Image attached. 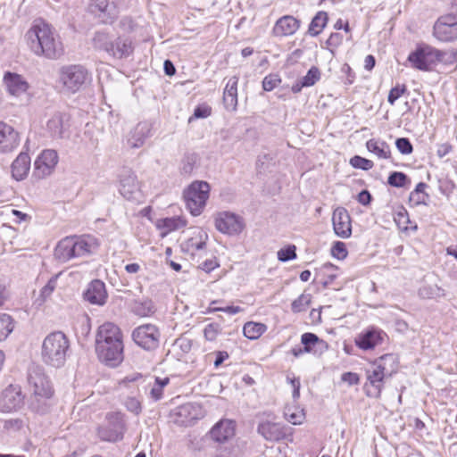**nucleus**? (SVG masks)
<instances>
[{
    "mask_svg": "<svg viewBox=\"0 0 457 457\" xmlns=\"http://www.w3.org/2000/svg\"><path fill=\"white\" fill-rule=\"evenodd\" d=\"M96 353L109 366H117L123 360L122 333L112 322H104L96 332Z\"/></svg>",
    "mask_w": 457,
    "mask_h": 457,
    "instance_id": "obj_2",
    "label": "nucleus"
},
{
    "mask_svg": "<svg viewBox=\"0 0 457 457\" xmlns=\"http://www.w3.org/2000/svg\"><path fill=\"white\" fill-rule=\"evenodd\" d=\"M30 169V157L27 153H21L12 163V175L16 180L26 178Z\"/></svg>",
    "mask_w": 457,
    "mask_h": 457,
    "instance_id": "obj_28",
    "label": "nucleus"
},
{
    "mask_svg": "<svg viewBox=\"0 0 457 457\" xmlns=\"http://www.w3.org/2000/svg\"><path fill=\"white\" fill-rule=\"evenodd\" d=\"M395 146L403 154H411L413 152V146L407 137H400L395 141Z\"/></svg>",
    "mask_w": 457,
    "mask_h": 457,
    "instance_id": "obj_48",
    "label": "nucleus"
},
{
    "mask_svg": "<svg viewBox=\"0 0 457 457\" xmlns=\"http://www.w3.org/2000/svg\"><path fill=\"white\" fill-rule=\"evenodd\" d=\"M24 396L19 386L10 385L2 393L0 410L4 412L16 411L23 404Z\"/></svg>",
    "mask_w": 457,
    "mask_h": 457,
    "instance_id": "obj_15",
    "label": "nucleus"
},
{
    "mask_svg": "<svg viewBox=\"0 0 457 457\" xmlns=\"http://www.w3.org/2000/svg\"><path fill=\"white\" fill-rule=\"evenodd\" d=\"M169 378H156L155 382L150 391V395L153 400L159 401L162 398L163 388L169 384Z\"/></svg>",
    "mask_w": 457,
    "mask_h": 457,
    "instance_id": "obj_39",
    "label": "nucleus"
},
{
    "mask_svg": "<svg viewBox=\"0 0 457 457\" xmlns=\"http://www.w3.org/2000/svg\"><path fill=\"white\" fill-rule=\"evenodd\" d=\"M383 332L376 328H370L356 338V345L363 350H370L379 345L382 341Z\"/></svg>",
    "mask_w": 457,
    "mask_h": 457,
    "instance_id": "obj_24",
    "label": "nucleus"
},
{
    "mask_svg": "<svg viewBox=\"0 0 457 457\" xmlns=\"http://www.w3.org/2000/svg\"><path fill=\"white\" fill-rule=\"evenodd\" d=\"M120 193L128 200L133 201L138 199L140 190L136 175L128 173L121 177Z\"/></svg>",
    "mask_w": 457,
    "mask_h": 457,
    "instance_id": "obj_22",
    "label": "nucleus"
},
{
    "mask_svg": "<svg viewBox=\"0 0 457 457\" xmlns=\"http://www.w3.org/2000/svg\"><path fill=\"white\" fill-rule=\"evenodd\" d=\"M164 71L166 75L172 76L176 72L175 66L173 65L172 62L170 60H166L163 64Z\"/></svg>",
    "mask_w": 457,
    "mask_h": 457,
    "instance_id": "obj_64",
    "label": "nucleus"
},
{
    "mask_svg": "<svg viewBox=\"0 0 457 457\" xmlns=\"http://www.w3.org/2000/svg\"><path fill=\"white\" fill-rule=\"evenodd\" d=\"M287 420L294 425L301 424L303 420V414L302 412H285Z\"/></svg>",
    "mask_w": 457,
    "mask_h": 457,
    "instance_id": "obj_59",
    "label": "nucleus"
},
{
    "mask_svg": "<svg viewBox=\"0 0 457 457\" xmlns=\"http://www.w3.org/2000/svg\"><path fill=\"white\" fill-rule=\"evenodd\" d=\"M187 226V220L181 217H170L161 219L157 222V228L163 230L162 237L166 236L171 231L178 230Z\"/></svg>",
    "mask_w": 457,
    "mask_h": 457,
    "instance_id": "obj_31",
    "label": "nucleus"
},
{
    "mask_svg": "<svg viewBox=\"0 0 457 457\" xmlns=\"http://www.w3.org/2000/svg\"><path fill=\"white\" fill-rule=\"evenodd\" d=\"M28 382L35 396V400L31 403L33 410L40 413L46 412L47 411L46 400L50 399L54 395L49 378L41 368L34 367L29 371Z\"/></svg>",
    "mask_w": 457,
    "mask_h": 457,
    "instance_id": "obj_6",
    "label": "nucleus"
},
{
    "mask_svg": "<svg viewBox=\"0 0 457 457\" xmlns=\"http://www.w3.org/2000/svg\"><path fill=\"white\" fill-rule=\"evenodd\" d=\"M222 328L219 323H210L204 329V336L207 341L213 342L221 333Z\"/></svg>",
    "mask_w": 457,
    "mask_h": 457,
    "instance_id": "obj_42",
    "label": "nucleus"
},
{
    "mask_svg": "<svg viewBox=\"0 0 457 457\" xmlns=\"http://www.w3.org/2000/svg\"><path fill=\"white\" fill-rule=\"evenodd\" d=\"M69 117L62 112L54 113L47 121L46 128L51 136L54 138L64 137L68 129Z\"/></svg>",
    "mask_w": 457,
    "mask_h": 457,
    "instance_id": "obj_23",
    "label": "nucleus"
},
{
    "mask_svg": "<svg viewBox=\"0 0 457 457\" xmlns=\"http://www.w3.org/2000/svg\"><path fill=\"white\" fill-rule=\"evenodd\" d=\"M91 73L83 65L69 64L62 66L58 71L57 86L64 94H75L91 81Z\"/></svg>",
    "mask_w": 457,
    "mask_h": 457,
    "instance_id": "obj_5",
    "label": "nucleus"
},
{
    "mask_svg": "<svg viewBox=\"0 0 457 457\" xmlns=\"http://www.w3.org/2000/svg\"><path fill=\"white\" fill-rule=\"evenodd\" d=\"M332 223L334 231L337 237L348 238L351 236V218L345 208L338 207L334 211Z\"/></svg>",
    "mask_w": 457,
    "mask_h": 457,
    "instance_id": "obj_17",
    "label": "nucleus"
},
{
    "mask_svg": "<svg viewBox=\"0 0 457 457\" xmlns=\"http://www.w3.org/2000/svg\"><path fill=\"white\" fill-rule=\"evenodd\" d=\"M150 129L146 124H138L131 137L129 139V143L131 147L138 148L143 145L145 140L149 136Z\"/></svg>",
    "mask_w": 457,
    "mask_h": 457,
    "instance_id": "obj_34",
    "label": "nucleus"
},
{
    "mask_svg": "<svg viewBox=\"0 0 457 457\" xmlns=\"http://www.w3.org/2000/svg\"><path fill=\"white\" fill-rule=\"evenodd\" d=\"M457 54L453 51H440L436 49V63L442 62L452 65L456 62Z\"/></svg>",
    "mask_w": 457,
    "mask_h": 457,
    "instance_id": "obj_45",
    "label": "nucleus"
},
{
    "mask_svg": "<svg viewBox=\"0 0 457 457\" xmlns=\"http://www.w3.org/2000/svg\"><path fill=\"white\" fill-rule=\"evenodd\" d=\"M212 113V108L206 104H204V105H198L195 111H194V114L192 117L189 118V122L193 120V119H204V118H207L211 115Z\"/></svg>",
    "mask_w": 457,
    "mask_h": 457,
    "instance_id": "obj_55",
    "label": "nucleus"
},
{
    "mask_svg": "<svg viewBox=\"0 0 457 457\" xmlns=\"http://www.w3.org/2000/svg\"><path fill=\"white\" fill-rule=\"evenodd\" d=\"M281 79L276 74H270L263 79L262 87L265 91L273 90L279 83Z\"/></svg>",
    "mask_w": 457,
    "mask_h": 457,
    "instance_id": "obj_51",
    "label": "nucleus"
},
{
    "mask_svg": "<svg viewBox=\"0 0 457 457\" xmlns=\"http://www.w3.org/2000/svg\"><path fill=\"white\" fill-rule=\"evenodd\" d=\"M228 358V353L225 351H219L216 353V359L214 361V366L219 367L222 362Z\"/></svg>",
    "mask_w": 457,
    "mask_h": 457,
    "instance_id": "obj_63",
    "label": "nucleus"
},
{
    "mask_svg": "<svg viewBox=\"0 0 457 457\" xmlns=\"http://www.w3.org/2000/svg\"><path fill=\"white\" fill-rule=\"evenodd\" d=\"M24 426V421L21 419H8L4 421V428L8 431H18Z\"/></svg>",
    "mask_w": 457,
    "mask_h": 457,
    "instance_id": "obj_53",
    "label": "nucleus"
},
{
    "mask_svg": "<svg viewBox=\"0 0 457 457\" xmlns=\"http://www.w3.org/2000/svg\"><path fill=\"white\" fill-rule=\"evenodd\" d=\"M75 245L72 237L62 239L54 249V256L60 262H65L71 258H76Z\"/></svg>",
    "mask_w": 457,
    "mask_h": 457,
    "instance_id": "obj_29",
    "label": "nucleus"
},
{
    "mask_svg": "<svg viewBox=\"0 0 457 457\" xmlns=\"http://www.w3.org/2000/svg\"><path fill=\"white\" fill-rule=\"evenodd\" d=\"M243 311V309L239 306H233V305H229V306H226V307H222V308H211L210 309V312H226V313H228L230 315H235L237 313H239Z\"/></svg>",
    "mask_w": 457,
    "mask_h": 457,
    "instance_id": "obj_60",
    "label": "nucleus"
},
{
    "mask_svg": "<svg viewBox=\"0 0 457 457\" xmlns=\"http://www.w3.org/2000/svg\"><path fill=\"white\" fill-rule=\"evenodd\" d=\"M408 180V177L403 172L394 171L389 175L387 183L395 187H403Z\"/></svg>",
    "mask_w": 457,
    "mask_h": 457,
    "instance_id": "obj_43",
    "label": "nucleus"
},
{
    "mask_svg": "<svg viewBox=\"0 0 457 457\" xmlns=\"http://www.w3.org/2000/svg\"><path fill=\"white\" fill-rule=\"evenodd\" d=\"M341 379L349 386L357 385L360 381L359 375L354 372H345L342 374Z\"/></svg>",
    "mask_w": 457,
    "mask_h": 457,
    "instance_id": "obj_58",
    "label": "nucleus"
},
{
    "mask_svg": "<svg viewBox=\"0 0 457 457\" xmlns=\"http://www.w3.org/2000/svg\"><path fill=\"white\" fill-rule=\"evenodd\" d=\"M358 201L363 205H368L371 201V195L367 190H362L358 195Z\"/></svg>",
    "mask_w": 457,
    "mask_h": 457,
    "instance_id": "obj_61",
    "label": "nucleus"
},
{
    "mask_svg": "<svg viewBox=\"0 0 457 457\" xmlns=\"http://www.w3.org/2000/svg\"><path fill=\"white\" fill-rule=\"evenodd\" d=\"M350 164L356 169L369 170L373 167V162L366 158L355 155L351 158Z\"/></svg>",
    "mask_w": 457,
    "mask_h": 457,
    "instance_id": "obj_46",
    "label": "nucleus"
},
{
    "mask_svg": "<svg viewBox=\"0 0 457 457\" xmlns=\"http://www.w3.org/2000/svg\"><path fill=\"white\" fill-rule=\"evenodd\" d=\"M125 422L120 413L108 416V423L98 428L97 434L101 440L117 442L123 438Z\"/></svg>",
    "mask_w": 457,
    "mask_h": 457,
    "instance_id": "obj_12",
    "label": "nucleus"
},
{
    "mask_svg": "<svg viewBox=\"0 0 457 457\" xmlns=\"http://www.w3.org/2000/svg\"><path fill=\"white\" fill-rule=\"evenodd\" d=\"M130 308L133 313L140 317L150 316L155 310L154 303L150 299L135 300Z\"/></svg>",
    "mask_w": 457,
    "mask_h": 457,
    "instance_id": "obj_32",
    "label": "nucleus"
},
{
    "mask_svg": "<svg viewBox=\"0 0 457 457\" xmlns=\"http://www.w3.org/2000/svg\"><path fill=\"white\" fill-rule=\"evenodd\" d=\"M69 348V339L62 332H52L43 340L41 346L42 361L47 366L60 368L66 361Z\"/></svg>",
    "mask_w": 457,
    "mask_h": 457,
    "instance_id": "obj_4",
    "label": "nucleus"
},
{
    "mask_svg": "<svg viewBox=\"0 0 457 457\" xmlns=\"http://www.w3.org/2000/svg\"><path fill=\"white\" fill-rule=\"evenodd\" d=\"M208 233L202 228H191L188 237L181 244L183 253L195 256H202L206 252Z\"/></svg>",
    "mask_w": 457,
    "mask_h": 457,
    "instance_id": "obj_8",
    "label": "nucleus"
},
{
    "mask_svg": "<svg viewBox=\"0 0 457 457\" xmlns=\"http://www.w3.org/2000/svg\"><path fill=\"white\" fill-rule=\"evenodd\" d=\"M57 277L58 276L52 277L48 280L47 284L41 289L40 295L44 300L48 298L55 289L57 285Z\"/></svg>",
    "mask_w": 457,
    "mask_h": 457,
    "instance_id": "obj_54",
    "label": "nucleus"
},
{
    "mask_svg": "<svg viewBox=\"0 0 457 457\" xmlns=\"http://www.w3.org/2000/svg\"><path fill=\"white\" fill-rule=\"evenodd\" d=\"M407 91L405 85H396L389 91L387 101L390 104H394Z\"/></svg>",
    "mask_w": 457,
    "mask_h": 457,
    "instance_id": "obj_50",
    "label": "nucleus"
},
{
    "mask_svg": "<svg viewBox=\"0 0 457 457\" xmlns=\"http://www.w3.org/2000/svg\"><path fill=\"white\" fill-rule=\"evenodd\" d=\"M19 133L10 125L0 121V151L9 153L18 147Z\"/></svg>",
    "mask_w": 457,
    "mask_h": 457,
    "instance_id": "obj_18",
    "label": "nucleus"
},
{
    "mask_svg": "<svg viewBox=\"0 0 457 457\" xmlns=\"http://www.w3.org/2000/svg\"><path fill=\"white\" fill-rule=\"evenodd\" d=\"M451 151H452L451 145L445 143V144H442L439 145V147L436 151V154H437L438 157L442 158V157H445V155H447Z\"/></svg>",
    "mask_w": 457,
    "mask_h": 457,
    "instance_id": "obj_62",
    "label": "nucleus"
},
{
    "mask_svg": "<svg viewBox=\"0 0 457 457\" xmlns=\"http://www.w3.org/2000/svg\"><path fill=\"white\" fill-rule=\"evenodd\" d=\"M312 302V295L303 293L297 299L293 301L291 310L293 312H302L306 311Z\"/></svg>",
    "mask_w": 457,
    "mask_h": 457,
    "instance_id": "obj_38",
    "label": "nucleus"
},
{
    "mask_svg": "<svg viewBox=\"0 0 457 457\" xmlns=\"http://www.w3.org/2000/svg\"><path fill=\"white\" fill-rule=\"evenodd\" d=\"M328 21V14L325 12H319L313 17L308 29V32L311 36H318L322 29L325 28Z\"/></svg>",
    "mask_w": 457,
    "mask_h": 457,
    "instance_id": "obj_35",
    "label": "nucleus"
},
{
    "mask_svg": "<svg viewBox=\"0 0 457 457\" xmlns=\"http://www.w3.org/2000/svg\"><path fill=\"white\" fill-rule=\"evenodd\" d=\"M300 27V21L291 15H285L279 18L273 29L272 33L275 37L291 36L296 32Z\"/></svg>",
    "mask_w": 457,
    "mask_h": 457,
    "instance_id": "obj_20",
    "label": "nucleus"
},
{
    "mask_svg": "<svg viewBox=\"0 0 457 457\" xmlns=\"http://www.w3.org/2000/svg\"><path fill=\"white\" fill-rule=\"evenodd\" d=\"M331 253L334 257L338 260H343L347 255V250L345 247V244L340 241L336 242L331 249Z\"/></svg>",
    "mask_w": 457,
    "mask_h": 457,
    "instance_id": "obj_52",
    "label": "nucleus"
},
{
    "mask_svg": "<svg viewBox=\"0 0 457 457\" xmlns=\"http://www.w3.org/2000/svg\"><path fill=\"white\" fill-rule=\"evenodd\" d=\"M434 36L442 42L457 39V14H445L437 19L433 28Z\"/></svg>",
    "mask_w": 457,
    "mask_h": 457,
    "instance_id": "obj_11",
    "label": "nucleus"
},
{
    "mask_svg": "<svg viewBox=\"0 0 457 457\" xmlns=\"http://www.w3.org/2000/svg\"><path fill=\"white\" fill-rule=\"evenodd\" d=\"M125 406L128 411L138 415L141 412V403L135 397H128L125 401Z\"/></svg>",
    "mask_w": 457,
    "mask_h": 457,
    "instance_id": "obj_56",
    "label": "nucleus"
},
{
    "mask_svg": "<svg viewBox=\"0 0 457 457\" xmlns=\"http://www.w3.org/2000/svg\"><path fill=\"white\" fill-rule=\"evenodd\" d=\"M366 146L370 153H373L378 158L387 159L391 155L390 147L384 141L370 139L367 141Z\"/></svg>",
    "mask_w": 457,
    "mask_h": 457,
    "instance_id": "obj_33",
    "label": "nucleus"
},
{
    "mask_svg": "<svg viewBox=\"0 0 457 457\" xmlns=\"http://www.w3.org/2000/svg\"><path fill=\"white\" fill-rule=\"evenodd\" d=\"M94 45L96 47L104 50L108 53V49L112 46V38L109 34L98 31L95 34L93 38Z\"/></svg>",
    "mask_w": 457,
    "mask_h": 457,
    "instance_id": "obj_40",
    "label": "nucleus"
},
{
    "mask_svg": "<svg viewBox=\"0 0 457 457\" xmlns=\"http://www.w3.org/2000/svg\"><path fill=\"white\" fill-rule=\"evenodd\" d=\"M160 331L153 324L138 326L132 332L134 342L145 350L152 351L158 347L160 342Z\"/></svg>",
    "mask_w": 457,
    "mask_h": 457,
    "instance_id": "obj_9",
    "label": "nucleus"
},
{
    "mask_svg": "<svg viewBox=\"0 0 457 457\" xmlns=\"http://www.w3.org/2000/svg\"><path fill=\"white\" fill-rule=\"evenodd\" d=\"M295 246L289 245L286 248H282L278 252V259L280 262H287L296 258Z\"/></svg>",
    "mask_w": 457,
    "mask_h": 457,
    "instance_id": "obj_49",
    "label": "nucleus"
},
{
    "mask_svg": "<svg viewBox=\"0 0 457 457\" xmlns=\"http://www.w3.org/2000/svg\"><path fill=\"white\" fill-rule=\"evenodd\" d=\"M214 225L218 231L227 235H238L244 229L243 219L234 212H220L214 215Z\"/></svg>",
    "mask_w": 457,
    "mask_h": 457,
    "instance_id": "obj_10",
    "label": "nucleus"
},
{
    "mask_svg": "<svg viewBox=\"0 0 457 457\" xmlns=\"http://www.w3.org/2000/svg\"><path fill=\"white\" fill-rule=\"evenodd\" d=\"M257 431L268 441H279L287 435L286 428L283 425L271 421L261 422L258 425Z\"/></svg>",
    "mask_w": 457,
    "mask_h": 457,
    "instance_id": "obj_19",
    "label": "nucleus"
},
{
    "mask_svg": "<svg viewBox=\"0 0 457 457\" xmlns=\"http://www.w3.org/2000/svg\"><path fill=\"white\" fill-rule=\"evenodd\" d=\"M4 83L9 93L14 96L26 93L29 87L28 82L21 75L11 72L4 75Z\"/></svg>",
    "mask_w": 457,
    "mask_h": 457,
    "instance_id": "obj_27",
    "label": "nucleus"
},
{
    "mask_svg": "<svg viewBox=\"0 0 457 457\" xmlns=\"http://www.w3.org/2000/svg\"><path fill=\"white\" fill-rule=\"evenodd\" d=\"M30 50L39 57L57 60L64 54V47L55 29L44 21H37L27 31Z\"/></svg>",
    "mask_w": 457,
    "mask_h": 457,
    "instance_id": "obj_1",
    "label": "nucleus"
},
{
    "mask_svg": "<svg viewBox=\"0 0 457 457\" xmlns=\"http://www.w3.org/2000/svg\"><path fill=\"white\" fill-rule=\"evenodd\" d=\"M13 330V320L6 313H0V342L4 340Z\"/></svg>",
    "mask_w": 457,
    "mask_h": 457,
    "instance_id": "obj_37",
    "label": "nucleus"
},
{
    "mask_svg": "<svg viewBox=\"0 0 457 457\" xmlns=\"http://www.w3.org/2000/svg\"><path fill=\"white\" fill-rule=\"evenodd\" d=\"M408 61L417 70L428 71L436 64V49L430 46H420L409 54Z\"/></svg>",
    "mask_w": 457,
    "mask_h": 457,
    "instance_id": "obj_14",
    "label": "nucleus"
},
{
    "mask_svg": "<svg viewBox=\"0 0 457 457\" xmlns=\"http://www.w3.org/2000/svg\"><path fill=\"white\" fill-rule=\"evenodd\" d=\"M320 70L317 67L313 66L308 71L307 74L301 79V80L303 82V85H304L305 87H312L318 80H320Z\"/></svg>",
    "mask_w": 457,
    "mask_h": 457,
    "instance_id": "obj_44",
    "label": "nucleus"
},
{
    "mask_svg": "<svg viewBox=\"0 0 457 457\" xmlns=\"http://www.w3.org/2000/svg\"><path fill=\"white\" fill-rule=\"evenodd\" d=\"M133 52L132 43L128 38L118 37L112 41V46L108 49V54L114 58H126Z\"/></svg>",
    "mask_w": 457,
    "mask_h": 457,
    "instance_id": "obj_30",
    "label": "nucleus"
},
{
    "mask_svg": "<svg viewBox=\"0 0 457 457\" xmlns=\"http://www.w3.org/2000/svg\"><path fill=\"white\" fill-rule=\"evenodd\" d=\"M428 198V194H419L415 191H411L410 194L409 201L414 205L427 204Z\"/></svg>",
    "mask_w": 457,
    "mask_h": 457,
    "instance_id": "obj_57",
    "label": "nucleus"
},
{
    "mask_svg": "<svg viewBox=\"0 0 457 457\" xmlns=\"http://www.w3.org/2000/svg\"><path fill=\"white\" fill-rule=\"evenodd\" d=\"M397 365L393 354H385L376 360L367 370L366 395L369 397L380 396L385 380L396 371Z\"/></svg>",
    "mask_w": 457,
    "mask_h": 457,
    "instance_id": "obj_3",
    "label": "nucleus"
},
{
    "mask_svg": "<svg viewBox=\"0 0 457 457\" xmlns=\"http://www.w3.org/2000/svg\"><path fill=\"white\" fill-rule=\"evenodd\" d=\"M210 195V185L202 180L192 182L183 193L187 209L193 216H199Z\"/></svg>",
    "mask_w": 457,
    "mask_h": 457,
    "instance_id": "obj_7",
    "label": "nucleus"
},
{
    "mask_svg": "<svg viewBox=\"0 0 457 457\" xmlns=\"http://www.w3.org/2000/svg\"><path fill=\"white\" fill-rule=\"evenodd\" d=\"M238 76H232L228 79L223 91V104L227 111L235 112L237 108V85Z\"/></svg>",
    "mask_w": 457,
    "mask_h": 457,
    "instance_id": "obj_21",
    "label": "nucleus"
},
{
    "mask_svg": "<svg viewBox=\"0 0 457 457\" xmlns=\"http://www.w3.org/2000/svg\"><path fill=\"white\" fill-rule=\"evenodd\" d=\"M301 343L303 345V351L311 353L312 346L316 344H324V341L320 340L315 334L307 332L302 335Z\"/></svg>",
    "mask_w": 457,
    "mask_h": 457,
    "instance_id": "obj_41",
    "label": "nucleus"
},
{
    "mask_svg": "<svg viewBox=\"0 0 457 457\" xmlns=\"http://www.w3.org/2000/svg\"><path fill=\"white\" fill-rule=\"evenodd\" d=\"M72 237L75 245L76 258L91 254L95 253L99 246L97 240L92 236L87 235Z\"/></svg>",
    "mask_w": 457,
    "mask_h": 457,
    "instance_id": "obj_25",
    "label": "nucleus"
},
{
    "mask_svg": "<svg viewBox=\"0 0 457 457\" xmlns=\"http://www.w3.org/2000/svg\"><path fill=\"white\" fill-rule=\"evenodd\" d=\"M83 298L90 304L104 305L108 298L105 284L100 279L92 280L83 293Z\"/></svg>",
    "mask_w": 457,
    "mask_h": 457,
    "instance_id": "obj_16",
    "label": "nucleus"
},
{
    "mask_svg": "<svg viewBox=\"0 0 457 457\" xmlns=\"http://www.w3.org/2000/svg\"><path fill=\"white\" fill-rule=\"evenodd\" d=\"M196 163L195 154H187L182 160L181 171L184 174H191Z\"/></svg>",
    "mask_w": 457,
    "mask_h": 457,
    "instance_id": "obj_47",
    "label": "nucleus"
},
{
    "mask_svg": "<svg viewBox=\"0 0 457 457\" xmlns=\"http://www.w3.org/2000/svg\"><path fill=\"white\" fill-rule=\"evenodd\" d=\"M235 434V424L232 420H222L211 430L212 438L219 443H224Z\"/></svg>",
    "mask_w": 457,
    "mask_h": 457,
    "instance_id": "obj_26",
    "label": "nucleus"
},
{
    "mask_svg": "<svg viewBox=\"0 0 457 457\" xmlns=\"http://www.w3.org/2000/svg\"><path fill=\"white\" fill-rule=\"evenodd\" d=\"M267 329L266 325L258 322H246L243 328L245 337L251 340L259 338Z\"/></svg>",
    "mask_w": 457,
    "mask_h": 457,
    "instance_id": "obj_36",
    "label": "nucleus"
},
{
    "mask_svg": "<svg viewBox=\"0 0 457 457\" xmlns=\"http://www.w3.org/2000/svg\"><path fill=\"white\" fill-rule=\"evenodd\" d=\"M58 160V154L55 150H44L34 162L33 176L38 179L48 177L54 172Z\"/></svg>",
    "mask_w": 457,
    "mask_h": 457,
    "instance_id": "obj_13",
    "label": "nucleus"
}]
</instances>
